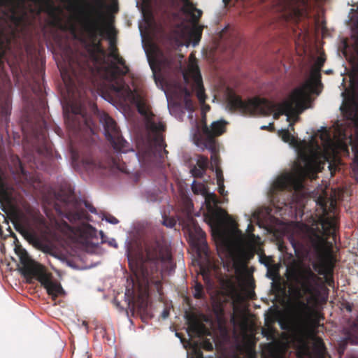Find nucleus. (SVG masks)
<instances>
[{"instance_id": "nucleus-1", "label": "nucleus", "mask_w": 358, "mask_h": 358, "mask_svg": "<svg viewBox=\"0 0 358 358\" xmlns=\"http://www.w3.org/2000/svg\"><path fill=\"white\" fill-rule=\"evenodd\" d=\"M81 3H74L73 10L83 15L86 13V8H90L96 14V18L92 19L87 15L83 22L85 36L80 38V41L85 45V52L78 54L69 50L65 59L66 66L61 71V74L64 81L68 77L69 84H74L77 81L83 85L92 78L95 69L102 62L101 56L105 55L99 37L103 38L106 35L109 39L110 52L118 51L115 45L116 31L112 22H106L100 10L95 9L84 0H81Z\"/></svg>"}, {"instance_id": "nucleus-2", "label": "nucleus", "mask_w": 358, "mask_h": 358, "mask_svg": "<svg viewBox=\"0 0 358 358\" xmlns=\"http://www.w3.org/2000/svg\"><path fill=\"white\" fill-rule=\"evenodd\" d=\"M65 123L70 134L76 138H86L95 134L94 117L103 125L107 140L119 152L128 151L129 143L122 137L115 121L105 112H100L89 98L78 93L63 107Z\"/></svg>"}, {"instance_id": "nucleus-3", "label": "nucleus", "mask_w": 358, "mask_h": 358, "mask_svg": "<svg viewBox=\"0 0 358 358\" xmlns=\"http://www.w3.org/2000/svg\"><path fill=\"white\" fill-rule=\"evenodd\" d=\"M321 70L312 68L310 80L306 81L302 86L295 88L290 94L289 99L281 103H275L266 99L255 97L243 101L239 96L231 94L228 99V106L231 110L238 111L243 115H269L276 110L273 117L277 119L280 115H285L287 120L291 115H298L305 108V99L308 91L315 85L321 84Z\"/></svg>"}, {"instance_id": "nucleus-4", "label": "nucleus", "mask_w": 358, "mask_h": 358, "mask_svg": "<svg viewBox=\"0 0 358 358\" xmlns=\"http://www.w3.org/2000/svg\"><path fill=\"white\" fill-rule=\"evenodd\" d=\"M113 90L121 95L124 101H129L134 104L138 112L144 117L147 129L155 135L153 138L155 152H157L160 159H163L164 155L166 156L169 153L165 149L166 144L164 136L161 134L166 130V124L161 120L156 122L155 115L151 110L150 106L140 94L132 90L124 82L113 85Z\"/></svg>"}, {"instance_id": "nucleus-5", "label": "nucleus", "mask_w": 358, "mask_h": 358, "mask_svg": "<svg viewBox=\"0 0 358 358\" xmlns=\"http://www.w3.org/2000/svg\"><path fill=\"white\" fill-rule=\"evenodd\" d=\"M287 278L293 280L300 286H296L294 288V293L298 300L294 306V316L296 322L299 324H306L309 323L313 327L319 325L320 319L324 317L315 313L314 317H311L310 308L308 303L301 300L305 294H312L313 291V284L317 282L318 277L310 270L308 269L304 272H299L296 268H287Z\"/></svg>"}, {"instance_id": "nucleus-6", "label": "nucleus", "mask_w": 358, "mask_h": 358, "mask_svg": "<svg viewBox=\"0 0 358 358\" xmlns=\"http://www.w3.org/2000/svg\"><path fill=\"white\" fill-rule=\"evenodd\" d=\"M322 208L324 215L319 218L318 225L310 229V241L316 250H320L329 238L336 242L338 229L337 217L328 215L326 203L322 204Z\"/></svg>"}, {"instance_id": "nucleus-7", "label": "nucleus", "mask_w": 358, "mask_h": 358, "mask_svg": "<svg viewBox=\"0 0 358 358\" xmlns=\"http://www.w3.org/2000/svg\"><path fill=\"white\" fill-rule=\"evenodd\" d=\"M15 252L19 257L20 263L21 264L19 270L22 275L27 279V281L31 282L33 278H36L45 289L52 280L50 276L45 273L44 267L34 261L29 257L27 252L21 246H16Z\"/></svg>"}, {"instance_id": "nucleus-8", "label": "nucleus", "mask_w": 358, "mask_h": 358, "mask_svg": "<svg viewBox=\"0 0 358 358\" xmlns=\"http://www.w3.org/2000/svg\"><path fill=\"white\" fill-rule=\"evenodd\" d=\"M201 128L197 127L194 134L195 144L201 149H208L210 152L215 150V137L222 135L225 131V122L215 121L209 128L205 121Z\"/></svg>"}, {"instance_id": "nucleus-9", "label": "nucleus", "mask_w": 358, "mask_h": 358, "mask_svg": "<svg viewBox=\"0 0 358 358\" xmlns=\"http://www.w3.org/2000/svg\"><path fill=\"white\" fill-rule=\"evenodd\" d=\"M150 262L146 260L143 262H141L136 264L135 269L131 268L133 270L135 281L134 285L136 284L138 286V299L144 302L149 296V285L150 283L155 284L159 287L161 285V282L159 279L155 280L153 268L150 271L148 268V264Z\"/></svg>"}, {"instance_id": "nucleus-10", "label": "nucleus", "mask_w": 358, "mask_h": 358, "mask_svg": "<svg viewBox=\"0 0 358 358\" xmlns=\"http://www.w3.org/2000/svg\"><path fill=\"white\" fill-rule=\"evenodd\" d=\"M145 250L146 258L150 263L154 264L156 273H157V264L158 262H169L171 261V252L160 238H154L146 241Z\"/></svg>"}, {"instance_id": "nucleus-11", "label": "nucleus", "mask_w": 358, "mask_h": 358, "mask_svg": "<svg viewBox=\"0 0 358 358\" xmlns=\"http://www.w3.org/2000/svg\"><path fill=\"white\" fill-rule=\"evenodd\" d=\"M109 56L117 62V64L112 63L110 66L106 69L107 73H108L107 79L110 82H113L110 86L113 90V85H117V83L124 82L123 79H118L117 76L127 75L129 69L126 64L125 60L118 54L117 51H111Z\"/></svg>"}, {"instance_id": "nucleus-12", "label": "nucleus", "mask_w": 358, "mask_h": 358, "mask_svg": "<svg viewBox=\"0 0 358 358\" xmlns=\"http://www.w3.org/2000/svg\"><path fill=\"white\" fill-rule=\"evenodd\" d=\"M301 185L296 176L287 173L279 176L273 183L271 187V194L274 200L280 192L287 190L291 192L293 189H297Z\"/></svg>"}, {"instance_id": "nucleus-13", "label": "nucleus", "mask_w": 358, "mask_h": 358, "mask_svg": "<svg viewBox=\"0 0 358 358\" xmlns=\"http://www.w3.org/2000/svg\"><path fill=\"white\" fill-rule=\"evenodd\" d=\"M303 164H298V170L303 175L314 173L320 171L321 162L316 153L311 155L303 154L300 156Z\"/></svg>"}, {"instance_id": "nucleus-14", "label": "nucleus", "mask_w": 358, "mask_h": 358, "mask_svg": "<svg viewBox=\"0 0 358 358\" xmlns=\"http://www.w3.org/2000/svg\"><path fill=\"white\" fill-rule=\"evenodd\" d=\"M185 317L188 324V334L190 336H201L203 334L204 326L199 321L197 316L194 313H186Z\"/></svg>"}, {"instance_id": "nucleus-15", "label": "nucleus", "mask_w": 358, "mask_h": 358, "mask_svg": "<svg viewBox=\"0 0 358 358\" xmlns=\"http://www.w3.org/2000/svg\"><path fill=\"white\" fill-rule=\"evenodd\" d=\"M66 217L70 222H76L78 220H87L89 215L86 210L80 206V203H76L75 210L69 212Z\"/></svg>"}, {"instance_id": "nucleus-16", "label": "nucleus", "mask_w": 358, "mask_h": 358, "mask_svg": "<svg viewBox=\"0 0 358 358\" xmlns=\"http://www.w3.org/2000/svg\"><path fill=\"white\" fill-rule=\"evenodd\" d=\"M183 3L182 11L191 15L192 20L197 22L202 15V11L196 8L189 0H181Z\"/></svg>"}, {"instance_id": "nucleus-17", "label": "nucleus", "mask_w": 358, "mask_h": 358, "mask_svg": "<svg viewBox=\"0 0 358 358\" xmlns=\"http://www.w3.org/2000/svg\"><path fill=\"white\" fill-rule=\"evenodd\" d=\"M227 215V212L222 208L217 207L215 209L211 208L208 211V218L213 224L221 222Z\"/></svg>"}, {"instance_id": "nucleus-18", "label": "nucleus", "mask_w": 358, "mask_h": 358, "mask_svg": "<svg viewBox=\"0 0 358 358\" xmlns=\"http://www.w3.org/2000/svg\"><path fill=\"white\" fill-rule=\"evenodd\" d=\"M333 271L334 265L329 262H324L322 264L318 271L319 274L327 276V282L330 286L331 285V283H334V280L332 279Z\"/></svg>"}, {"instance_id": "nucleus-19", "label": "nucleus", "mask_w": 358, "mask_h": 358, "mask_svg": "<svg viewBox=\"0 0 358 358\" xmlns=\"http://www.w3.org/2000/svg\"><path fill=\"white\" fill-rule=\"evenodd\" d=\"M45 289L47 290L48 294L50 295L54 300L57 296L64 294V290L62 285L57 282L52 281Z\"/></svg>"}, {"instance_id": "nucleus-20", "label": "nucleus", "mask_w": 358, "mask_h": 358, "mask_svg": "<svg viewBox=\"0 0 358 358\" xmlns=\"http://www.w3.org/2000/svg\"><path fill=\"white\" fill-rule=\"evenodd\" d=\"M194 90L196 91V95L201 103H203L206 99V95L205 94L204 87L203 85L202 80L201 76L195 79Z\"/></svg>"}, {"instance_id": "nucleus-21", "label": "nucleus", "mask_w": 358, "mask_h": 358, "mask_svg": "<svg viewBox=\"0 0 358 358\" xmlns=\"http://www.w3.org/2000/svg\"><path fill=\"white\" fill-rule=\"evenodd\" d=\"M78 231L81 236L87 239L96 238L98 233L97 230L89 224H83Z\"/></svg>"}, {"instance_id": "nucleus-22", "label": "nucleus", "mask_w": 358, "mask_h": 358, "mask_svg": "<svg viewBox=\"0 0 358 358\" xmlns=\"http://www.w3.org/2000/svg\"><path fill=\"white\" fill-rule=\"evenodd\" d=\"M343 112L346 117L350 120H354L357 117V109L355 106L348 104L344 106Z\"/></svg>"}, {"instance_id": "nucleus-23", "label": "nucleus", "mask_w": 358, "mask_h": 358, "mask_svg": "<svg viewBox=\"0 0 358 358\" xmlns=\"http://www.w3.org/2000/svg\"><path fill=\"white\" fill-rule=\"evenodd\" d=\"M111 164L113 168H115L122 172H127L125 163L121 161L118 157H112Z\"/></svg>"}, {"instance_id": "nucleus-24", "label": "nucleus", "mask_w": 358, "mask_h": 358, "mask_svg": "<svg viewBox=\"0 0 358 358\" xmlns=\"http://www.w3.org/2000/svg\"><path fill=\"white\" fill-rule=\"evenodd\" d=\"M194 292L193 296L196 299H201L204 296L203 287L201 282H196L194 287Z\"/></svg>"}, {"instance_id": "nucleus-25", "label": "nucleus", "mask_w": 358, "mask_h": 358, "mask_svg": "<svg viewBox=\"0 0 358 358\" xmlns=\"http://www.w3.org/2000/svg\"><path fill=\"white\" fill-rule=\"evenodd\" d=\"M208 159L203 155H199L196 161V166L206 171L208 166Z\"/></svg>"}, {"instance_id": "nucleus-26", "label": "nucleus", "mask_w": 358, "mask_h": 358, "mask_svg": "<svg viewBox=\"0 0 358 358\" xmlns=\"http://www.w3.org/2000/svg\"><path fill=\"white\" fill-rule=\"evenodd\" d=\"M82 162L87 169H93L98 166L96 160L92 157L83 158ZM99 166H100L99 165Z\"/></svg>"}, {"instance_id": "nucleus-27", "label": "nucleus", "mask_w": 358, "mask_h": 358, "mask_svg": "<svg viewBox=\"0 0 358 358\" xmlns=\"http://www.w3.org/2000/svg\"><path fill=\"white\" fill-rule=\"evenodd\" d=\"M190 172L193 177L197 178H203V176H204V174L206 173V171L204 170L200 169L199 167H198L196 166H193L191 169Z\"/></svg>"}, {"instance_id": "nucleus-28", "label": "nucleus", "mask_w": 358, "mask_h": 358, "mask_svg": "<svg viewBox=\"0 0 358 358\" xmlns=\"http://www.w3.org/2000/svg\"><path fill=\"white\" fill-rule=\"evenodd\" d=\"M176 224V221L173 217H168L166 215L163 216V221H162L163 225H164L167 227H169V228H172V227H175Z\"/></svg>"}, {"instance_id": "nucleus-29", "label": "nucleus", "mask_w": 358, "mask_h": 358, "mask_svg": "<svg viewBox=\"0 0 358 358\" xmlns=\"http://www.w3.org/2000/svg\"><path fill=\"white\" fill-rule=\"evenodd\" d=\"M181 91L184 95L185 104L189 107V106L192 105V101L190 99L191 96H192V92L187 87H183L181 90Z\"/></svg>"}, {"instance_id": "nucleus-30", "label": "nucleus", "mask_w": 358, "mask_h": 358, "mask_svg": "<svg viewBox=\"0 0 358 358\" xmlns=\"http://www.w3.org/2000/svg\"><path fill=\"white\" fill-rule=\"evenodd\" d=\"M325 61H326L325 55H320L317 57V59L315 61V64H314L313 67L321 70V69L322 68V66H324V64L325 63Z\"/></svg>"}, {"instance_id": "nucleus-31", "label": "nucleus", "mask_w": 358, "mask_h": 358, "mask_svg": "<svg viewBox=\"0 0 358 358\" xmlns=\"http://www.w3.org/2000/svg\"><path fill=\"white\" fill-rule=\"evenodd\" d=\"M201 348L206 351H213V345L209 339H204L201 343Z\"/></svg>"}, {"instance_id": "nucleus-32", "label": "nucleus", "mask_w": 358, "mask_h": 358, "mask_svg": "<svg viewBox=\"0 0 358 358\" xmlns=\"http://www.w3.org/2000/svg\"><path fill=\"white\" fill-rule=\"evenodd\" d=\"M282 138L285 142L290 141L292 143L294 141V136L289 133L288 130L283 131Z\"/></svg>"}, {"instance_id": "nucleus-33", "label": "nucleus", "mask_w": 358, "mask_h": 358, "mask_svg": "<svg viewBox=\"0 0 358 358\" xmlns=\"http://www.w3.org/2000/svg\"><path fill=\"white\" fill-rule=\"evenodd\" d=\"M260 262L264 264L267 268L271 267V264L273 263V260L270 257L266 256H261L260 257Z\"/></svg>"}, {"instance_id": "nucleus-34", "label": "nucleus", "mask_w": 358, "mask_h": 358, "mask_svg": "<svg viewBox=\"0 0 358 358\" xmlns=\"http://www.w3.org/2000/svg\"><path fill=\"white\" fill-rule=\"evenodd\" d=\"M278 274V270L275 267H269L268 268L266 275L271 278L273 279Z\"/></svg>"}, {"instance_id": "nucleus-35", "label": "nucleus", "mask_w": 358, "mask_h": 358, "mask_svg": "<svg viewBox=\"0 0 358 358\" xmlns=\"http://www.w3.org/2000/svg\"><path fill=\"white\" fill-rule=\"evenodd\" d=\"M171 65V60L169 58H164L158 62V69L161 71L162 68L165 66H169Z\"/></svg>"}, {"instance_id": "nucleus-36", "label": "nucleus", "mask_w": 358, "mask_h": 358, "mask_svg": "<svg viewBox=\"0 0 358 358\" xmlns=\"http://www.w3.org/2000/svg\"><path fill=\"white\" fill-rule=\"evenodd\" d=\"M104 219L109 223L116 224L119 222V220L113 215L110 214L104 215Z\"/></svg>"}, {"instance_id": "nucleus-37", "label": "nucleus", "mask_w": 358, "mask_h": 358, "mask_svg": "<svg viewBox=\"0 0 358 358\" xmlns=\"http://www.w3.org/2000/svg\"><path fill=\"white\" fill-rule=\"evenodd\" d=\"M216 177H217V183H223L224 182V176L222 174V171L220 169L217 168L216 169Z\"/></svg>"}, {"instance_id": "nucleus-38", "label": "nucleus", "mask_w": 358, "mask_h": 358, "mask_svg": "<svg viewBox=\"0 0 358 358\" xmlns=\"http://www.w3.org/2000/svg\"><path fill=\"white\" fill-rule=\"evenodd\" d=\"M83 202V204L85 205V208L87 209H88L89 211H90L92 213H96V208L90 203H89L86 200H84Z\"/></svg>"}, {"instance_id": "nucleus-39", "label": "nucleus", "mask_w": 358, "mask_h": 358, "mask_svg": "<svg viewBox=\"0 0 358 358\" xmlns=\"http://www.w3.org/2000/svg\"><path fill=\"white\" fill-rule=\"evenodd\" d=\"M352 170L355 174L358 175V153L356 154L355 157L354 159Z\"/></svg>"}, {"instance_id": "nucleus-40", "label": "nucleus", "mask_w": 358, "mask_h": 358, "mask_svg": "<svg viewBox=\"0 0 358 358\" xmlns=\"http://www.w3.org/2000/svg\"><path fill=\"white\" fill-rule=\"evenodd\" d=\"M194 358H203V355L201 349L195 348L193 350Z\"/></svg>"}, {"instance_id": "nucleus-41", "label": "nucleus", "mask_w": 358, "mask_h": 358, "mask_svg": "<svg viewBox=\"0 0 358 358\" xmlns=\"http://www.w3.org/2000/svg\"><path fill=\"white\" fill-rule=\"evenodd\" d=\"M316 345L320 351H322L323 350L325 349L324 343L323 341L320 338H317L316 339Z\"/></svg>"}, {"instance_id": "nucleus-42", "label": "nucleus", "mask_w": 358, "mask_h": 358, "mask_svg": "<svg viewBox=\"0 0 358 358\" xmlns=\"http://www.w3.org/2000/svg\"><path fill=\"white\" fill-rule=\"evenodd\" d=\"M289 3L290 5L296 6L298 5H303L306 3L305 0H289Z\"/></svg>"}, {"instance_id": "nucleus-43", "label": "nucleus", "mask_w": 358, "mask_h": 358, "mask_svg": "<svg viewBox=\"0 0 358 358\" xmlns=\"http://www.w3.org/2000/svg\"><path fill=\"white\" fill-rule=\"evenodd\" d=\"M217 150L215 149V150L214 152H212V155H211V160L213 162V163L217 166V164H218V162H219V159H218V157L217 155Z\"/></svg>"}, {"instance_id": "nucleus-44", "label": "nucleus", "mask_w": 358, "mask_h": 358, "mask_svg": "<svg viewBox=\"0 0 358 358\" xmlns=\"http://www.w3.org/2000/svg\"><path fill=\"white\" fill-rule=\"evenodd\" d=\"M129 294H131V299H129V303L130 302L134 303L135 302L136 295L134 294V290L130 291V289H127L125 295H129Z\"/></svg>"}, {"instance_id": "nucleus-45", "label": "nucleus", "mask_w": 358, "mask_h": 358, "mask_svg": "<svg viewBox=\"0 0 358 358\" xmlns=\"http://www.w3.org/2000/svg\"><path fill=\"white\" fill-rule=\"evenodd\" d=\"M29 236L31 241H33L36 245L40 243L38 238L36 236L34 233H30Z\"/></svg>"}, {"instance_id": "nucleus-46", "label": "nucleus", "mask_w": 358, "mask_h": 358, "mask_svg": "<svg viewBox=\"0 0 358 358\" xmlns=\"http://www.w3.org/2000/svg\"><path fill=\"white\" fill-rule=\"evenodd\" d=\"M218 185V192L220 194L224 195V185L223 183H217Z\"/></svg>"}, {"instance_id": "nucleus-47", "label": "nucleus", "mask_w": 358, "mask_h": 358, "mask_svg": "<svg viewBox=\"0 0 358 358\" xmlns=\"http://www.w3.org/2000/svg\"><path fill=\"white\" fill-rule=\"evenodd\" d=\"M242 255H243V258L248 259H249L253 257V254L248 253V252H243Z\"/></svg>"}, {"instance_id": "nucleus-48", "label": "nucleus", "mask_w": 358, "mask_h": 358, "mask_svg": "<svg viewBox=\"0 0 358 358\" xmlns=\"http://www.w3.org/2000/svg\"><path fill=\"white\" fill-rule=\"evenodd\" d=\"M236 350L239 352L240 354H243L244 351H245V349L243 346H241V345H238L236 346Z\"/></svg>"}, {"instance_id": "nucleus-49", "label": "nucleus", "mask_w": 358, "mask_h": 358, "mask_svg": "<svg viewBox=\"0 0 358 358\" xmlns=\"http://www.w3.org/2000/svg\"><path fill=\"white\" fill-rule=\"evenodd\" d=\"M169 310H164L162 312V317H163L164 318L167 317L169 316Z\"/></svg>"}, {"instance_id": "nucleus-50", "label": "nucleus", "mask_w": 358, "mask_h": 358, "mask_svg": "<svg viewBox=\"0 0 358 358\" xmlns=\"http://www.w3.org/2000/svg\"><path fill=\"white\" fill-rule=\"evenodd\" d=\"M195 181H194L193 184H192V191L195 193V194H198L199 192L198 190L196 189V185H195Z\"/></svg>"}, {"instance_id": "nucleus-51", "label": "nucleus", "mask_w": 358, "mask_h": 358, "mask_svg": "<svg viewBox=\"0 0 358 358\" xmlns=\"http://www.w3.org/2000/svg\"><path fill=\"white\" fill-rule=\"evenodd\" d=\"M154 78H155V82L157 83L158 80H160V76L159 75H157L155 72H154Z\"/></svg>"}, {"instance_id": "nucleus-52", "label": "nucleus", "mask_w": 358, "mask_h": 358, "mask_svg": "<svg viewBox=\"0 0 358 358\" xmlns=\"http://www.w3.org/2000/svg\"><path fill=\"white\" fill-rule=\"evenodd\" d=\"M99 235L101 236V243L103 242V238H104V234H103V232L102 231H100L99 232Z\"/></svg>"}, {"instance_id": "nucleus-53", "label": "nucleus", "mask_w": 358, "mask_h": 358, "mask_svg": "<svg viewBox=\"0 0 358 358\" xmlns=\"http://www.w3.org/2000/svg\"><path fill=\"white\" fill-rule=\"evenodd\" d=\"M330 206H331V210L334 211L336 209V204L334 203L333 202H331Z\"/></svg>"}, {"instance_id": "nucleus-54", "label": "nucleus", "mask_w": 358, "mask_h": 358, "mask_svg": "<svg viewBox=\"0 0 358 358\" xmlns=\"http://www.w3.org/2000/svg\"><path fill=\"white\" fill-rule=\"evenodd\" d=\"M39 222H40L41 224H45V220H44L43 218H40V219H39Z\"/></svg>"}, {"instance_id": "nucleus-55", "label": "nucleus", "mask_w": 358, "mask_h": 358, "mask_svg": "<svg viewBox=\"0 0 358 358\" xmlns=\"http://www.w3.org/2000/svg\"><path fill=\"white\" fill-rule=\"evenodd\" d=\"M332 73H333L332 70H327V71H325V73H327V74H331Z\"/></svg>"}, {"instance_id": "nucleus-56", "label": "nucleus", "mask_w": 358, "mask_h": 358, "mask_svg": "<svg viewBox=\"0 0 358 358\" xmlns=\"http://www.w3.org/2000/svg\"><path fill=\"white\" fill-rule=\"evenodd\" d=\"M99 6L100 8H102L103 6V3L101 1H99Z\"/></svg>"}, {"instance_id": "nucleus-57", "label": "nucleus", "mask_w": 358, "mask_h": 358, "mask_svg": "<svg viewBox=\"0 0 358 358\" xmlns=\"http://www.w3.org/2000/svg\"><path fill=\"white\" fill-rule=\"evenodd\" d=\"M197 229H198V231H199V232L201 234V235L204 234V232H203L200 228H198Z\"/></svg>"}, {"instance_id": "nucleus-58", "label": "nucleus", "mask_w": 358, "mask_h": 358, "mask_svg": "<svg viewBox=\"0 0 358 358\" xmlns=\"http://www.w3.org/2000/svg\"><path fill=\"white\" fill-rule=\"evenodd\" d=\"M248 229H250V230H252H252H253V227H252V226H251V225L250 224V225L248 226Z\"/></svg>"}, {"instance_id": "nucleus-59", "label": "nucleus", "mask_w": 358, "mask_h": 358, "mask_svg": "<svg viewBox=\"0 0 358 358\" xmlns=\"http://www.w3.org/2000/svg\"><path fill=\"white\" fill-rule=\"evenodd\" d=\"M248 229H250V230H252H252H253V227H252V226H251V225L250 224V225L248 226Z\"/></svg>"}, {"instance_id": "nucleus-60", "label": "nucleus", "mask_w": 358, "mask_h": 358, "mask_svg": "<svg viewBox=\"0 0 358 358\" xmlns=\"http://www.w3.org/2000/svg\"><path fill=\"white\" fill-rule=\"evenodd\" d=\"M278 358H284L282 355H278Z\"/></svg>"}, {"instance_id": "nucleus-61", "label": "nucleus", "mask_w": 358, "mask_h": 358, "mask_svg": "<svg viewBox=\"0 0 358 358\" xmlns=\"http://www.w3.org/2000/svg\"><path fill=\"white\" fill-rule=\"evenodd\" d=\"M266 128V126H263V127H261L262 129H265Z\"/></svg>"}, {"instance_id": "nucleus-62", "label": "nucleus", "mask_w": 358, "mask_h": 358, "mask_svg": "<svg viewBox=\"0 0 358 358\" xmlns=\"http://www.w3.org/2000/svg\"><path fill=\"white\" fill-rule=\"evenodd\" d=\"M282 204L286 205V202L283 201V202H282Z\"/></svg>"}, {"instance_id": "nucleus-63", "label": "nucleus", "mask_w": 358, "mask_h": 358, "mask_svg": "<svg viewBox=\"0 0 358 358\" xmlns=\"http://www.w3.org/2000/svg\"><path fill=\"white\" fill-rule=\"evenodd\" d=\"M289 126L292 127L293 126V123L289 124Z\"/></svg>"}, {"instance_id": "nucleus-64", "label": "nucleus", "mask_w": 358, "mask_h": 358, "mask_svg": "<svg viewBox=\"0 0 358 358\" xmlns=\"http://www.w3.org/2000/svg\"><path fill=\"white\" fill-rule=\"evenodd\" d=\"M352 358H358V357H352Z\"/></svg>"}]
</instances>
